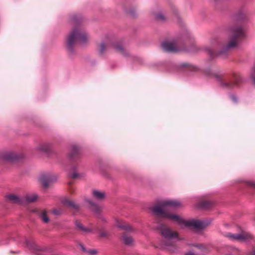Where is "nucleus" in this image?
Here are the masks:
<instances>
[{"instance_id": "nucleus-1", "label": "nucleus", "mask_w": 255, "mask_h": 255, "mask_svg": "<svg viewBox=\"0 0 255 255\" xmlns=\"http://www.w3.org/2000/svg\"><path fill=\"white\" fill-rule=\"evenodd\" d=\"M180 205V202L177 200L168 199L161 201L157 205L152 207L151 211L156 216H160L175 222L181 228L191 227L196 230H201L210 223L206 221L198 220L186 221L179 215L168 212L171 208L177 207Z\"/></svg>"}, {"instance_id": "nucleus-2", "label": "nucleus", "mask_w": 255, "mask_h": 255, "mask_svg": "<svg viewBox=\"0 0 255 255\" xmlns=\"http://www.w3.org/2000/svg\"><path fill=\"white\" fill-rule=\"evenodd\" d=\"M227 31L230 35L229 42L217 53V56L223 58L229 55L231 50L238 45L239 39L245 36L244 28L237 24L230 25L227 28Z\"/></svg>"}, {"instance_id": "nucleus-3", "label": "nucleus", "mask_w": 255, "mask_h": 255, "mask_svg": "<svg viewBox=\"0 0 255 255\" xmlns=\"http://www.w3.org/2000/svg\"><path fill=\"white\" fill-rule=\"evenodd\" d=\"M89 41V37L86 32L80 25H77L71 31L67 38L66 47L70 53L74 52V46L76 43L86 45Z\"/></svg>"}, {"instance_id": "nucleus-4", "label": "nucleus", "mask_w": 255, "mask_h": 255, "mask_svg": "<svg viewBox=\"0 0 255 255\" xmlns=\"http://www.w3.org/2000/svg\"><path fill=\"white\" fill-rule=\"evenodd\" d=\"M159 229L161 235L164 237L161 243V248L173 251L175 249V244L173 239L177 238V233L164 225H161Z\"/></svg>"}, {"instance_id": "nucleus-5", "label": "nucleus", "mask_w": 255, "mask_h": 255, "mask_svg": "<svg viewBox=\"0 0 255 255\" xmlns=\"http://www.w3.org/2000/svg\"><path fill=\"white\" fill-rule=\"evenodd\" d=\"M113 47L117 52L121 54L123 56L128 55V53L125 50L122 45L120 43H114L112 40L107 38L104 41H102L99 46V53L100 54H103L106 49H108L109 47Z\"/></svg>"}, {"instance_id": "nucleus-6", "label": "nucleus", "mask_w": 255, "mask_h": 255, "mask_svg": "<svg viewBox=\"0 0 255 255\" xmlns=\"http://www.w3.org/2000/svg\"><path fill=\"white\" fill-rule=\"evenodd\" d=\"M162 49L168 52H176L179 50V44L177 40L165 41L162 44Z\"/></svg>"}, {"instance_id": "nucleus-7", "label": "nucleus", "mask_w": 255, "mask_h": 255, "mask_svg": "<svg viewBox=\"0 0 255 255\" xmlns=\"http://www.w3.org/2000/svg\"><path fill=\"white\" fill-rule=\"evenodd\" d=\"M226 236L232 241H236L239 242L245 241L251 237L250 235L247 234L245 233H242L237 234L228 233L226 235Z\"/></svg>"}, {"instance_id": "nucleus-8", "label": "nucleus", "mask_w": 255, "mask_h": 255, "mask_svg": "<svg viewBox=\"0 0 255 255\" xmlns=\"http://www.w3.org/2000/svg\"><path fill=\"white\" fill-rule=\"evenodd\" d=\"M55 180L54 176L50 173H43L40 175L39 180L45 188H47L49 184Z\"/></svg>"}, {"instance_id": "nucleus-9", "label": "nucleus", "mask_w": 255, "mask_h": 255, "mask_svg": "<svg viewBox=\"0 0 255 255\" xmlns=\"http://www.w3.org/2000/svg\"><path fill=\"white\" fill-rule=\"evenodd\" d=\"M7 201L13 204H24V199L23 197L17 195L16 194H9L6 196Z\"/></svg>"}, {"instance_id": "nucleus-10", "label": "nucleus", "mask_w": 255, "mask_h": 255, "mask_svg": "<svg viewBox=\"0 0 255 255\" xmlns=\"http://www.w3.org/2000/svg\"><path fill=\"white\" fill-rule=\"evenodd\" d=\"M241 78L239 76H236L232 81L225 82L222 83V86L227 89H232L237 86L240 82Z\"/></svg>"}, {"instance_id": "nucleus-11", "label": "nucleus", "mask_w": 255, "mask_h": 255, "mask_svg": "<svg viewBox=\"0 0 255 255\" xmlns=\"http://www.w3.org/2000/svg\"><path fill=\"white\" fill-rule=\"evenodd\" d=\"M23 198L24 199V203H32L37 199L38 196L35 193L27 194L23 197Z\"/></svg>"}, {"instance_id": "nucleus-12", "label": "nucleus", "mask_w": 255, "mask_h": 255, "mask_svg": "<svg viewBox=\"0 0 255 255\" xmlns=\"http://www.w3.org/2000/svg\"><path fill=\"white\" fill-rule=\"evenodd\" d=\"M3 158L8 161H12L17 160L18 157L15 153L10 152L5 153L3 155Z\"/></svg>"}, {"instance_id": "nucleus-13", "label": "nucleus", "mask_w": 255, "mask_h": 255, "mask_svg": "<svg viewBox=\"0 0 255 255\" xmlns=\"http://www.w3.org/2000/svg\"><path fill=\"white\" fill-rule=\"evenodd\" d=\"M63 203L65 205L71 208L72 209H74L75 211H78L79 209V206L78 204H76L72 201L69 200L68 199H64L63 200Z\"/></svg>"}, {"instance_id": "nucleus-14", "label": "nucleus", "mask_w": 255, "mask_h": 255, "mask_svg": "<svg viewBox=\"0 0 255 255\" xmlns=\"http://www.w3.org/2000/svg\"><path fill=\"white\" fill-rule=\"evenodd\" d=\"M92 195L94 198L101 200L105 198V193L103 191L94 190L93 191Z\"/></svg>"}, {"instance_id": "nucleus-15", "label": "nucleus", "mask_w": 255, "mask_h": 255, "mask_svg": "<svg viewBox=\"0 0 255 255\" xmlns=\"http://www.w3.org/2000/svg\"><path fill=\"white\" fill-rule=\"evenodd\" d=\"M79 151V148L76 145H72L70 150V152L68 154V156L70 158H74L75 156L78 154Z\"/></svg>"}, {"instance_id": "nucleus-16", "label": "nucleus", "mask_w": 255, "mask_h": 255, "mask_svg": "<svg viewBox=\"0 0 255 255\" xmlns=\"http://www.w3.org/2000/svg\"><path fill=\"white\" fill-rule=\"evenodd\" d=\"M88 202L89 203L90 205V209L91 210H92L95 214H99L101 211V208L100 206H99L97 204L88 200Z\"/></svg>"}, {"instance_id": "nucleus-17", "label": "nucleus", "mask_w": 255, "mask_h": 255, "mask_svg": "<svg viewBox=\"0 0 255 255\" xmlns=\"http://www.w3.org/2000/svg\"><path fill=\"white\" fill-rule=\"evenodd\" d=\"M51 145L48 143H43L39 145L37 149L44 152H47L50 150Z\"/></svg>"}, {"instance_id": "nucleus-18", "label": "nucleus", "mask_w": 255, "mask_h": 255, "mask_svg": "<svg viewBox=\"0 0 255 255\" xmlns=\"http://www.w3.org/2000/svg\"><path fill=\"white\" fill-rule=\"evenodd\" d=\"M117 226L122 229L125 230L127 231H131L132 230L131 227L128 224L126 223H121L118 222L117 224Z\"/></svg>"}, {"instance_id": "nucleus-19", "label": "nucleus", "mask_w": 255, "mask_h": 255, "mask_svg": "<svg viewBox=\"0 0 255 255\" xmlns=\"http://www.w3.org/2000/svg\"><path fill=\"white\" fill-rule=\"evenodd\" d=\"M75 226L79 230L84 232L88 233L91 231V229L84 227L83 225L79 222H76Z\"/></svg>"}, {"instance_id": "nucleus-20", "label": "nucleus", "mask_w": 255, "mask_h": 255, "mask_svg": "<svg viewBox=\"0 0 255 255\" xmlns=\"http://www.w3.org/2000/svg\"><path fill=\"white\" fill-rule=\"evenodd\" d=\"M39 216L42 220V221L44 223H48L49 221V219L47 215V212L45 210H43L40 213H39Z\"/></svg>"}, {"instance_id": "nucleus-21", "label": "nucleus", "mask_w": 255, "mask_h": 255, "mask_svg": "<svg viewBox=\"0 0 255 255\" xmlns=\"http://www.w3.org/2000/svg\"><path fill=\"white\" fill-rule=\"evenodd\" d=\"M123 241L125 244L129 245L133 242V239L131 237L124 236L123 237Z\"/></svg>"}, {"instance_id": "nucleus-22", "label": "nucleus", "mask_w": 255, "mask_h": 255, "mask_svg": "<svg viewBox=\"0 0 255 255\" xmlns=\"http://www.w3.org/2000/svg\"><path fill=\"white\" fill-rule=\"evenodd\" d=\"M212 202L210 201H205L201 203L200 207L202 208H208L212 205Z\"/></svg>"}, {"instance_id": "nucleus-23", "label": "nucleus", "mask_w": 255, "mask_h": 255, "mask_svg": "<svg viewBox=\"0 0 255 255\" xmlns=\"http://www.w3.org/2000/svg\"><path fill=\"white\" fill-rule=\"evenodd\" d=\"M229 255H240V251L238 249L233 248L231 249V252Z\"/></svg>"}, {"instance_id": "nucleus-24", "label": "nucleus", "mask_w": 255, "mask_h": 255, "mask_svg": "<svg viewBox=\"0 0 255 255\" xmlns=\"http://www.w3.org/2000/svg\"><path fill=\"white\" fill-rule=\"evenodd\" d=\"M86 253L89 255H96L98 252L96 249H90L87 250Z\"/></svg>"}, {"instance_id": "nucleus-25", "label": "nucleus", "mask_w": 255, "mask_h": 255, "mask_svg": "<svg viewBox=\"0 0 255 255\" xmlns=\"http://www.w3.org/2000/svg\"><path fill=\"white\" fill-rule=\"evenodd\" d=\"M156 18L158 20L163 21L165 19V17L163 13H159L156 15Z\"/></svg>"}, {"instance_id": "nucleus-26", "label": "nucleus", "mask_w": 255, "mask_h": 255, "mask_svg": "<svg viewBox=\"0 0 255 255\" xmlns=\"http://www.w3.org/2000/svg\"><path fill=\"white\" fill-rule=\"evenodd\" d=\"M79 17L77 15H74L71 17V20L73 24H76L79 21Z\"/></svg>"}, {"instance_id": "nucleus-27", "label": "nucleus", "mask_w": 255, "mask_h": 255, "mask_svg": "<svg viewBox=\"0 0 255 255\" xmlns=\"http://www.w3.org/2000/svg\"><path fill=\"white\" fill-rule=\"evenodd\" d=\"M52 213L55 215H59L61 214L62 211L61 209H54L52 210Z\"/></svg>"}, {"instance_id": "nucleus-28", "label": "nucleus", "mask_w": 255, "mask_h": 255, "mask_svg": "<svg viewBox=\"0 0 255 255\" xmlns=\"http://www.w3.org/2000/svg\"><path fill=\"white\" fill-rule=\"evenodd\" d=\"M207 50L209 51V53L211 57H214L215 56L213 50L209 48H208Z\"/></svg>"}, {"instance_id": "nucleus-29", "label": "nucleus", "mask_w": 255, "mask_h": 255, "mask_svg": "<svg viewBox=\"0 0 255 255\" xmlns=\"http://www.w3.org/2000/svg\"><path fill=\"white\" fill-rule=\"evenodd\" d=\"M100 235L102 237H106L108 236V234L106 232H101Z\"/></svg>"}, {"instance_id": "nucleus-30", "label": "nucleus", "mask_w": 255, "mask_h": 255, "mask_svg": "<svg viewBox=\"0 0 255 255\" xmlns=\"http://www.w3.org/2000/svg\"><path fill=\"white\" fill-rule=\"evenodd\" d=\"M71 176L73 178H76L79 177V174L76 172H74L71 174Z\"/></svg>"}, {"instance_id": "nucleus-31", "label": "nucleus", "mask_w": 255, "mask_h": 255, "mask_svg": "<svg viewBox=\"0 0 255 255\" xmlns=\"http://www.w3.org/2000/svg\"><path fill=\"white\" fill-rule=\"evenodd\" d=\"M251 77L253 80L254 84H255V71L252 73Z\"/></svg>"}, {"instance_id": "nucleus-32", "label": "nucleus", "mask_w": 255, "mask_h": 255, "mask_svg": "<svg viewBox=\"0 0 255 255\" xmlns=\"http://www.w3.org/2000/svg\"><path fill=\"white\" fill-rule=\"evenodd\" d=\"M230 98H231V99L234 102H237V98L234 96V95H231L230 96Z\"/></svg>"}, {"instance_id": "nucleus-33", "label": "nucleus", "mask_w": 255, "mask_h": 255, "mask_svg": "<svg viewBox=\"0 0 255 255\" xmlns=\"http://www.w3.org/2000/svg\"><path fill=\"white\" fill-rule=\"evenodd\" d=\"M79 246H80V248H81V250H82L84 252H85V253H86V252H87V250H86V248L84 247V246H83V245L80 244Z\"/></svg>"}, {"instance_id": "nucleus-34", "label": "nucleus", "mask_w": 255, "mask_h": 255, "mask_svg": "<svg viewBox=\"0 0 255 255\" xmlns=\"http://www.w3.org/2000/svg\"><path fill=\"white\" fill-rule=\"evenodd\" d=\"M248 184L253 187H255V182H248Z\"/></svg>"}, {"instance_id": "nucleus-35", "label": "nucleus", "mask_w": 255, "mask_h": 255, "mask_svg": "<svg viewBox=\"0 0 255 255\" xmlns=\"http://www.w3.org/2000/svg\"><path fill=\"white\" fill-rule=\"evenodd\" d=\"M26 246L29 248L32 247V245L30 243L29 241H26Z\"/></svg>"}, {"instance_id": "nucleus-36", "label": "nucleus", "mask_w": 255, "mask_h": 255, "mask_svg": "<svg viewBox=\"0 0 255 255\" xmlns=\"http://www.w3.org/2000/svg\"><path fill=\"white\" fill-rule=\"evenodd\" d=\"M186 255H195V254H194V253H192V252H190L187 253L186 254Z\"/></svg>"}, {"instance_id": "nucleus-37", "label": "nucleus", "mask_w": 255, "mask_h": 255, "mask_svg": "<svg viewBox=\"0 0 255 255\" xmlns=\"http://www.w3.org/2000/svg\"><path fill=\"white\" fill-rule=\"evenodd\" d=\"M250 255H255V248L254 249L253 253L251 254Z\"/></svg>"}, {"instance_id": "nucleus-38", "label": "nucleus", "mask_w": 255, "mask_h": 255, "mask_svg": "<svg viewBox=\"0 0 255 255\" xmlns=\"http://www.w3.org/2000/svg\"><path fill=\"white\" fill-rule=\"evenodd\" d=\"M235 19H240V18L239 17V16L237 15V16H236V17H235Z\"/></svg>"}, {"instance_id": "nucleus-39", "label": "nucleus", "mask_w": 255, "mask_h": 255, "mask_svg": "<svg viewBox=\"0 0 255 255\" xmlns=\"http://www.w3.org/2000/svg\"><path fill=\"white\" fill-rule=\"evenodd\" d=\"M102 219L103 221H105V219H104V218H102Z\"/></svg>"}]
</instances>
